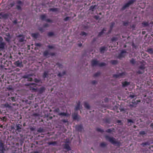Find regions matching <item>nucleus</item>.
<instances>
[{
  "label": "nucleus",
  "instance_id": "nucleus-1",
  "mask_svg": "<svg viewBox=\"0 0 153 153\" xmlns=\"http://www.w3.org/2000/svg\"><path fill=\"white\" fill-rule=\"evenodd\" d=\"M23 3L20 1H18L16 2V8L19 11H21L22 10V7H23Z\"/></svg>",
  "mask_w": 153,
  "mask_h": 153
},
{
  "label": "nucleus",
  "instance_id": "nucleus-2",
  "mask_svg": "<svg viewBox=\"0 0 153 153\" xmlns=\"http://www.w3.org/2000/svg\"><path fill=\"white\" fill-rule=\"evenodd\" d=\"M105 138L108 141L113 144L116 143L115 139L113 137H110L108 136H105Z\"/></svg>",
  "mask_w": 153,
  "mask_h": 153
},
{
  "label": "nucleus",
  "instance_id": "nucleus-3",
  "mask_svg": "<svg viewBox=\"0 0 153 153\" xmlns=\"http://www.w3.org/2000/svg\"><path fill=\"white\" fill-rule=\"evenodd\" d=\"M91 64L94 66L99 65L100 66H102L105 65V64L103 62L99 64L98 61L96 60H93L91 61Z\"/></svg>",
  "mask_w": 153,
  "mask_h": 153
},
{
  "label": "nucleus",
  "instance_id": "nucleus-4",
  "mask_svg": "<svg viewBox=\"0 0 153 153\" xmlns=\"http://www.w3.org/2000/svg\"><path fill=\"white\" fill-rule=\"evenodd\" d=\"M134 2L133 0H130L128 3H126L122 8V10H124L126 8L128 7L129 6L132 4Z\"/></svg>",
  "mask_w": 153,
  "mask_h": 153
},
{
  "label": "nucleus",
  "instance_id": "nucleus-5",
  "mask_svg": "<svg viewBox=\"0 0 153 153\" xmlns=\"http://www.w3.org/2000/svg\"><path fill=\"white\" fill-rule=\"evenodd\" d=\"M32 76V74H27L23 76V78L27 79V81H31L33 80V79L31 77Z\"/></svg>",
  "mask_w": 153,
  "mask_h": 153
},
{
  "label": "nucleus",
  "instance_id": "nucleus-6",
  "mask_svg": "<svg viewBox=\"0 0 153 153\" xmlns=\"http://www.w3.org/2000/svg\"><path fill=\"white\" fill-rule=\"evenodd\" d=\"M14 64L17 67H22L23 66L22 62L19 61L15 62Z\"/></svg>",
  "mask_w": 153,
  "mask_h": 153
},
{
  "label": "nucleus",
  "instance_id": "nucleus-7",
  "mask_svg": "<svg viewBox=\"0 0 153 153\" xmlns=\"http://www.w3.org/2000/svg\"><path fill=\"white\" fill-rule=\"evenodd\" d=\"M10 38L9 33H6L4 35V39L7 42H9L10 39Z\"/></svg>",
  "mask_w": 153,
  "mask_h": 153
},
{
  "label": "nucleus",
  "instance_id": "nucleus-8",
  "mask_svg": "<svg viewBox=\"0 0 153 153\" xmlns=\"http://www.w3.org/2000/svg\"><path fill=\"white\" fill-rule=\"evenodd\" d=\"M126 51H122L121 53L118 56V58L119 59H121V58L124 57L126 55Z\"/></svg>",
  "mask_w": 153,
  "mask_h": 153
},
{
  "label": "nucleus",
  "instance_id": "nucleus-9",
  "mask_svg": "<svg viewBox=\"0 0 153 153\" xmlns=\"http://www.w3.org/2000/svg\"><path fill=\"white\" fill-rule=\"evenodd\" d=\"M5 150L3 143L0 142V153H3L4 151Z\"/></svg>",
  "mask_w": 153,
  "mask_h": 153
},
{
  "label": "nucleus",
  "instance_id": "nucleus-10",
  "mask_svg": "<svg viewBox=\"0 0 153 153\" xmlns=\"http://www.w3.org/2000/svg\"><path fill=\"white\" fill-rule=\"evenodd\" d=\"M81 107V106L80 105V102H78L77 103V105L75 107V109L76 110H78Z\"/></svg>",
  "mask_w": 153,
  "mask_h": 153
},
{
  "label": "nucleus",
  "instance_id": "nucleus-11",
  "mask_svg": "<svg viewBox=\"0 0 153 153\" xmlns=\"http://www.w3.org/2000/svg\"><path fill=\"white\" fill-rule=\"evenodd\" d=\"M141 70V71H139L140 73H143L144 72V70L145 68V67L143 66H140L139 68Z\"/></svg>",
  "mask_w": 153,
  "mask_h": 153
},
{
  "label": "nucleus",
  "instance_id": "nucleus-12",
  "mask_svg": "<svg viewBox=\"0 0 153 153\" xmlns=\"http://www.w3.org/2000/svg\"><path fill=\"white\" fill-rule=\"evenodd\" d=\"M124 73H120L118 74L115 75L114 76L116 78H119L120 77L122 76L123 75H124Z\"/></svg>",
  "mask_w": 153,
  "mask_h": 153
},
{
  "label": "nucleus",
  "instance_id": "nucleus-13",
  "mask_svg": "<svg viewBox=\"0 0 153 153\" xmlns=\"http://www.w3.org/2000/svg\"><path fill=\"white\" fill-rule=\"evenodd\" d=\"M5 43L4 42H1L0 43V48L3 49L5 45Z\"/></svg>",
  "mask_w": 153,
  "mask_h": 153
},
{
  "label": "nucleus",
  "instance_id": "nucleus-14",
  "mask_svg": "<svg viewBox=\"0 0 153 153\" xmlns=\"http://www.w3.org/2000/svg\"><path fill=\"white\" fill-rule=\"evenodd\" d=\"M39 35V34L38 33H33L31 34V36L34 38H36Z\"/></svg>",
  "mask_w": 153,
  "mask_h": 153
},
{
  "label": "nucleus",
  "instance_id": "nucleus-15",
  "mask_svg": "<svg viewBox=\"0 0 153 153\" xmlns=\"http://www.w3.org/2000/svg\"><path fill=\"white\" fill-rule=\"evenodd\" d=\"M84 106L85 108L88 109H89L90 108V106L89 104L86 102H85Z\"/></svg>",
  "mask_w": 153,
  "mask_h": 153
},
{
  "label": "nucleus",
  "instance_id": "nucleus-16",
  "mask_svg": "<svg viewBox=\"0 0 153 153\" xmlns=\"http://www.w3.org/2000/svg\"><path fill=\"white\" fill-rule=\"evenodd\" d=\"M45 91V88L44 87L41 88L39 90V92L40 93H42L44 92Z\"/></svg>",
  "mask_w": 153,
  "mask_h": 153
},
{
  "label": "nucleus",
  "instance_id": "nucleus-17",
  "mask_svg": "<svg viewBox=\"0 0 153 153\" xmlns=\"http://www.w3.org/2000/svg\"><path fill=\"white\" fill-rule=\"evenodd\" d=\"M105 50V47H102L100 48V51L101 53H104Z\"/></svg>",
  "mask_w": 153,
  "mask_h": 153
},
{
  "label": "nucleus",
  "instance_id": "nucleus-18",
  "mask_svg": "<svg viewBox=\"0 0 153 153\" xmlns=\"http://www.w3.org/2000/svg\"><path fill=\"white\" fill-rule=\"evenodd\" d=\"M65 148L68 151L70 150L71 149L69 146L68 144L65 145Z\"/></svg>",
  "mask_w": 153,
  "mask_h": 153
},
{
  "label": "nucleus",
  "instance_id": "nucleus-19",
  "mask_svg": "<svg viewBox=\"0 0 153 153\" xmlns=\"http://www.w3.org/2000/svg\"><path fill=\"white\" fill-rule=\"evenodd\" d=\"M65 74V71H64L62 72V73H59L58 74V76L59 77H61L62 76H63Z\"/></svg>",
  "mask_w": 153,
  "mask_h": 153
},
{
  "label": "nucleus",
  "instance_id": "nucleus-20",
  "mask_svg": "<svg viewBox=\"0 0 153 153\" xmlns=\"http://www.w3.org/2000/svg\"><path fill=\"white\" fill-rule=\"evenodd\" d=\"M111 63L113 65L117 64V61L116 60H112L110 61Z\"/></svg>",
  "mask_w": 153,
  "mask_h": 153
},
{
  "label": "nucleus",
  "instance_id": "nucleus-21",
  "mask_svg": "<svg viewBox=\"0 0 153 153\" xmlns=\"http://www.w3.org/2000/svg\"><path fill=\"white\" fill-rule=\"evenodd\" d=\"M129 84V83L127 82H125L123 83V86L124 87L126 86Z\"/></svg>",
  "mask_w": 153,
  "mask_h": 153
},
{
  "label": "nucleus",
  "instance_id": "nucleus-22",
  "mask_svg": "<svg viewBox=\"0 0 153 153\" xmlns=\"http://www.w3.org/2000/svg\"><path fill=\"white\" fill-rule=\"evenodd\" d=\"M58 115L59 116H66L67 114L66 113L64 112H59V114H58Z\"/></svg>",
  "mask_w": 153,
  "mask_h": 153
},
{
  "label": "nucleus",
  "instance_id": "nucleus-23",
  "mask_svg": "<svg viewBox=\"0 0 153 153\" xmlns=\"http://www.w3.org/2000/svg\"><path fill=\"white\" fill-rule=\"evenodd\" d=\"M48 74V72H45L43 75V78H45L46 77H47Z\"/></svg>",
  "mask_w": 153,
  "mask_h": 153
},
{
  "label": "nucleus",
  "instance_id": "nucleus-24",
  "mask_svg": "<svg viewBox=\"0 0 153 153\" xmlns=\"http://www.w3.org/2000/svg\"><path fill=\"white\" fill-rule=\"evenodd\" d=\"M46 16L45 15H43L41 16V18L42 20H45L46 19Z\"/></svg>",
  "mask_w": 153,
  "mask_h": 153
},
{
  "label": "nucleus",
  "instance_id": "nucleus-25",
  "mask_svg": "<svg viewBox=\"0 0 153 153\" xmlns=\"http://www.w3.org/2000/svg\"><path fill=\"white\" fill-rule=\"evenodd\" d=\"M49 54L48 52V51H46L44 52L43 55L45 56H47Z\"/></svg>",
  "mask_w": 153,
  "mask_h": 153
},
{
  "label": "nucleus",
  "instance_id": "nucleus-26",
  "mask_svg": "<svg viewBox=\"0 0 153 153\" xmlns=\"http://www.w3.org/2000/svg\"><path fill=\"white\" fill-rule=\"evenodd\" d=\"M30 90H32L33 91H36V89L35 88H34L33 87H32L31 86H30Z\"/></svg>",
  "mask_w": 153,
  "mask_h": 153
},
{
  "label": "nucleus",
  "instance_id": "nucleus-27",
  "mask_svg": "<svg viewBox=\"0 0 153 153\" xmlns=\"http://www.w3.org/2000/svg\"><path fill=\"white\" fill-rule=\"evenodd\" d=\"M49 11H52L53 12H55L57 11V9L55 8H51L49 10Z\"/></svg>",
  "mask_w": 153,
  "mask_h": 153
},
{
  "label": "nucleus",
  "instance_id": "nucleus-28",
  "mask_svg": "<svg viewBox=\"0 0 153 153\" xmlns=\"http://www.w3.org/2000/svg\"><path fill=\"white\" fill-rule=\"evenodd\" d=\"M31 85H35L36 86V85L34 83H30L29 84H25V85L26 86H29Z\"/></svg>",
  "mask_w": 153,
  "mask_h": 153
},
{
  "label": "nucleus",
  "instance_id": "nucleus-29",
  "mask_svg": "<svg viewBox=\"0 0 153 153\" xmlns=\"http://www.w3.org/2000/svg\"><path fill=\"white\" fill-rule=\"evenodd\" d=\"M104 31H106L105 29H103L99 33V35L101 36L103 33Z\"/></svg>",
  "mask_w": 153,
  "mask_h": 153
},
{
  "label": "nucleus",
  "instance_id": "nucleus-30",
  "mask_svg": "<svg viewBox=\"0 0 153 153\" xmlns=\"http://www.w3.org/2000/svg\"><path fill=\"white\" fill-rule=\"evenodd\" d=\"M95 6H91L90 7V10H91L92 11H94L95 9Z\"/></svg>",
  "mask_w": 153,
  "mask_h": 153
},
{
  "label": "nucleus",
  "instance_id": "nucleus-31",
  "mask_svg": "<svg viewBox=\"0 0 153 153\" xmlns=\"http://www.w3.org/2000/svg\"><path fill=\"white\" fill-rule=\"evenodd\" d=\"M24 39V38L23 37H22V38H20L19 39V41L20 42H23Z\"/></svg>",
  "mask_w": 153,
  "mask_h": 153
},
{
  "label": "nucleus",
  "instance_id": "nucleus-32",
  "mask_svg": "<svg viewBox=\"0 0 153 153\" xmlns=\"http://www.w3.org/2000/svg\"><path fill=\"white\" fill-rule=\"evenodd\" d=\"M106 145V144L105 143L103 142L100 143V146L102 147H104Z\"/></svg>",
  "mask_w": 153,
  "mask_h": 153
},
{
  "label": "nucleus",
  "instance_id": "nucleus-33",
  "mask_svg": "<svg viewBox=\"0 0 153 153\" xmlns=\"http://www.w3.org/2000/svg\"><path fill=\"white\" fill-rule=\"evenodd\" d=\"M54 111L55 112L58 113L59 114V109L58 108H57L54 110Z\"/></svg>",
  "mask_w": 153,
  "mask_h": 153
},
{
  "label": "nucleus",
  "instance_id": "nucleus-34",
  "mask_svg": "<svg viewBox=\"0 0 153 153\" xmlns=\"http://www.w3.org/2000/svg\"><path fill=\"white\" fill-rule=\"evenodd\" d=\"M34 45L36 46L40 47L41 46V44L40 43H35Z\"/></svg>",
  "mask_w": 153,
  "mask_h": 153
},
{
  "label": "nucleus",
  "instance_id": "nucleus-35",
  "mask_svg": "<svg viewBox=\"0 0 153 153\" xmlns=\"http://www.w3.org/2000/svg\"><path fill=\"white\" fill-rule=\"evenodd\" d=\"M148 52L150 53H152L153 52V51L152 48H149L148 50Z\"/></svg>",
  "mask_w": 153,
  "mask_h": 153
},
{
  "label": "nucleus",
  "instance_id": "nucleus-36",
  "mask_svg": "<svg viewBox=\"0 0 153 153\" xmlns=\"http://www.w3.org/2000/svg\"><path fill=\"white\" fill-rule=\"evenodd\" d=\"M48 35L49 36H52L53 35V33L52 32H49L48 33Z\"/></svg>",
  "mask_w": 153,
  "mask_h": 153
},
{
  "label": "nucleus",
  "instance_id": "nucleus-37",
  "mask_svg": "<svg viewBox=\"0 0 153 153\" xmlns=\"http://www.w3.org/2000/svg\"><path fill=\"white\" fill-rule=\"evenodd\" d=\"M34 81L35 82H36V83L39 82H40V80H39V79H36V78L34 79Z\"/></svg>",
  "mask_w": 153,
  "mask_h": 153
},
{
  "label": "nucleus",
  "instance_id": "nucleus-38",
  "mask_svg": "<svg viewBox=\"0 0 153 153\" xmlns=\"http://www.w3.org/2000/svg\"><path fill=\"white\" fill-rule=\"evenodd\" d=\"M80 34L82 36H84V35L86 36L87 34H86V33H85V32H82Z\"/></svg>",
  "mask_w": 153,
  "mask_h": 153
},
{
  "label": "nucleus",
  "instance_id": "nucleus-39",
  "mask_svg": "<svg viewBox=\"0 0 153 153\" xmlns=\"http://www.w3.org/2000/svg\"><path fill=\"white\" fill-rule=\"evenodd\" d=\"M78 116L76 114L73 116V118L74 119H77V118Z\"/></svg>",
  "mask_w": 153,
  "mask_h": 153
},
{
  "label": "nucleus",
  "instance_id": "nucleus-40",
  "mask_svg": "<svg viewBox=\"0 0 153 153\" xmlns=\"http://www.w3.org/2000/svg\"><path fill=\"white\" fill-rule=\"evenodd\" d=\"M130 62H131L133 64H134L135 63V62L134 60L133 59H132L131 60Z\"/></svg>",
  "mask_w": 153,
  "mask_h": 153
},
{
  "label": "nucleus",
  "instance_id": "nucleus-41",
  "mask_svg": "<svg viewBox=\"0 0 153 153\" xmlns=\"http://www.w3.org/2000/svg\"><path fill=\"white\" fill-rule=\"evenodd\" d=\"M11 98V99L14 102L15 101V97H12Z\"/></svg>",
  "mask_w": 153,
  "mask_h": 153
},
{
  "label": "nucleus",
  "instance_id": "nucleus-42",
  "mask_svg": "<svg viewBox=\"0 0 153 153\" xmlns=\"http://www.w3.org/2000/svg\"><path fill=\"white\" fill-rule=\"evenodd\" d=\"M140 134H145V133L144 131H141L140 132Z\"/></svg>",
  "mask_w": 153,
  "mask_h": 153
},
{
  "label": "nucleus",
  "instance_id": "nucleus-43",
  "mask_svg": "<svg viewBox=\"0 0 153 153\" xmlns=\"http://www.w3.org/2000/svg\"><path fill=\"white\" fill-rule=\"evenodd\" d=\"M46 21L47 22H52V20L49 19H46Z\"/></svg>",
  "mask_w": 153,
  "mask_h": 153
},
{
  "label": "nucleus",
  "instance_id": "nucleus-44",
  "mask_svg": "<svg viewBox=\"0 0 153 153\" xmlns=\"http://www.w3.org/2000/svg\"><path fill=\"white\" fill-rule=\"evenodd\" d=\"M57 66H58L59 67L61 68H62V65L59 64H57Z\"/></svg>",
  "mask_w": 153,
  "mask_h": 153
},
{
  "label": "nucleus",
  "instance_id": "nucleus-45",
  "mask_svg": "<svg viewBox=\"0 0 153 153\" xmlns=\"http://www.w3.org/2000/svg\"><path fill=\"white\" fill-rule=\"evenodd\" d=\"M100 74V73L99 72L97 73L96 74H95V76H97Z\"/></svg>",
  "mask_w": 153,
  "mask_h": 153
},
{
  "label": "nucleus",
  "instance_id": "nucleus-46",
  "mask_svg": "<svg viewBox=\"0 0 153 153\" xmlns=\"http://www.w3.org/2000/svg\"><path fill=\"white\" fill-rule=\"evenodd\" d=\"M69 17H67L64 20L65 21H66L68 20L69 19Z\"/></svg>",
  "mask_w": 153,
  "mask_h": 153
},
{
  "label": "nucleus",
  "instance_id": "nucleus-47",
  "mask_svg": "<svg viewBox=\"0 0 153 153\" xmlns=\"http://www.w3.org/2000/svg\"><path fill=\"white\" fill-rule=\"evenodd\" d=\"M3 40L2 38L1 37H0V43L2 42Z\"/></svg>",
  "mask_w": 153,
  "mask_h": 153
},
{
  "label": "nucleus",
  "instance_id": "nucleus-48",
  "mask_svg": "<svg viewBox=\"0 0 153 153\" xmlns=\"http://www.w3.org/2000/svg\"><path fill=\"white\" fill-rule=\"evenodd\" d=\"M4 106L6 107H9V105L7 104H5L4 105Z\"/></svg>",
  "mask_w": 153,
  "mask_h": 153
},
{
  "label": "nucleus",
  "instance_id": "nucleus-49",
  "mask_svg": "<svg viewBox=\"0 0 153 153\" xmlns=\"http://www.w3.org/2000/svg\"><path fill=\"white\" fill-rule=\"evenodd\" d=\"M48 25L47 24H45L44 25V27H48Z\"/></svg>",
  "mask_w": 153,
  "mask_h": 153
},
{
  "label": "nucleus",
  "instance_id": "nucleus-50",
  "mask_svg": "<svg viewBox=\"0 0 153 153\" xmlns=\"http://www.w3.org/2000/svg\"><path fill=\"white\" fill-rule=\"evenodd\" d=\"M20 128H21L19 127V125H17V129H20Z\"/></svg>",
  "mask_w": 153,
  "mask_h": 153
},
{
  "label": "nucleus",
  "instance_id": "nucleus-51",
  "mask_svg": "<svg viewBox=\"0 0 153 153\" xmlns=\"http://www.w3.org/2000/svg\"><path fill=\"white\" fill-rule=\"evenodd\" d=\"M128 122H131V123H132V120H129V119H128Z\"/></svg>",
  "mask_w": 153,
  "mask_h": 153
},
{
  "label": "nucleus",
  "instance_id": "nucleus-52",
  "mask_svg": "<svg viewBox=\"0 0 153 153\" xmlns=\"http://www.w3.org/2000/svg\"><path fill=\"white\" fill-rule=\"evenodd\" d=\"M137 103H136V105L138 102H140V100H137Z\"/></svg>",
  "mask_w": 153,
  "mask_h": 153
},
{
  "label": "nucleus",
  "instance_id": "nucleus-53",
  "mask_svg": "<svg viewBox=\"0 0 153 153\" xmlns=\"http://www.w3.org/2000/svg\"><path fill=\"white\" fill-rule=\"evenodd\" d=\"M134 95H130V97H131L132 98H133L134 97Z\"/></svg>",
  "mask_w": 153,
  "mask_h": 153
},
{
  "label": "nucleus",
  "instance_id": "nucleus-54",
  "mask_svg": "<svg viewBox=\"0 0 153 153\" xmlns=\"http://www.w3.org/2000/svg\"><path fill=\"white\" fill-rule=\"evenodd\" d=\"M143 24H144V25H145L146 26H147L148 25V24L147 23H143Z\"/></svg>",
  "mask_w": 153,
  "mask_h": 153
},
{
  "label": "nucleus",
  "instance_id": "nucleus-55",
  "mask_svg": "<svg viewBox=\"0 0 153 153\" xmlns=\"http://www.w3.org/2000/svg\"><path fill=\"white\" fill-rule=\"evenodd\" d=\"M141 71V70H140V69H139V70L138 71H137V73H139V74H140V73H139V71Z\"/></svg>",
  "mask_w": 153,
  "mask_h": 153
},
{
  "label": "nucleus",
  "instance_id": "nucleus-56",
  "mask_svg": "<svg viewBox=\"0 0 153 153\" xmlns=\"http://www.w3.org/2000/svg\"><path fill=\"white\" fill-rule=\"evenodd\" d=\"M10 5H11V7H12L14 5V4H10Z\"/></svg>",
  "mask_w": 153,
  "mask_h": 153
},
{
  "label": "nucleus",
  "instance_id": "nucleus-57",
  "mask_svg": "<svg viewBox=\"0 0 153 153\" xmlns=\"http://www.w3.org/2000/svg\"><path fill=\"white\" fill-rule=\"evenodd\" d=\"M49 48H52V47L51 46H49Z\"/></svg>",
  "mask_w": 153,
  "mask_h": 153
},
{
  "label": "nucleus",
  "instance_id": "nucleus-58",
  "mask_svg": "<svg viewBox=\"0 0 153 153\" xmlns=\"http://www.w3.org/2000/svg\"><path fill=\"white\" fill-rule=\"evenodd\" d=\"M132 106H133V107H134V106L135 107V106H136L135 105H134V104H133V105H132Z\"/></svg>",
  "mask_w": 153,
  "mask_h": 153
},
{
  "label": "nucleus",
  "instance_id": "nucleus-59",
  "mask_svg": "<svg viewBox=\"0 0 153 153\" xmlns=\"http://www.w3.org/2000/svg\"><path fill=\"white\" fill-rule=\"evenodd\" d=\"M110 130L108 129V132H110Z\"/></svg>",
  "mask_w": 153,
  "mask_h": 153
},
{
  "label": "nucleus",
  "instance_id": "nucleus-60",
  "mask_svg": "<svg viewBox=\"0 0 153 153\" xmlns=\"http://www.w3.org/2000/svg\"><path fill=\"white\" fill-rule=\"evenodd\" d=\"M120 122V120H118V123H119Z\"/></svg>",
  "mask_w": 153,
  "mask_h": 153
},
{
  "label": "nucleus",
  "instance_id": "nucleus-61",
  "mask_svg": "<svg viewBox=\"0 0 153 153\" xmlns=\"http://www.w3.org/2000/svg\"><path fill=\"white\" fill-rule=\"evenodd\" d=\"M132 103H133V104L134 103V101H132Z\"/></svg>",
  "mask_w": 153,
  "mask_h": 153
},
{
  "label": "nucleus",
  "instance_id": "nucleus-62",
  "mask_svg": "<svg viewBox=\"0 0 153 153\" xmlns=\"http://www.w3.org/2000/svg\"><path fill=\"white\" fill-rule=\"evenodd\" d=\"M136 126H134V128H136Z\"/></svg>",
  "mask_w": 153,
  "mask_h": 153
},
{
  "label": "nucleus",
  "instance_id": "nucleus-63",
  "mask_svg": "<svg viewBox=\"0 0 153 153\" xmlns=\"http://www.w3.org/2000/svg\"><path fill=\"white\" fill-rule=\"evenodd\" d=\"M81 45H79V46H81Z\"/></svg>",
  "mask_w": 153,
  "mask_h": 153
}]
</instances>
